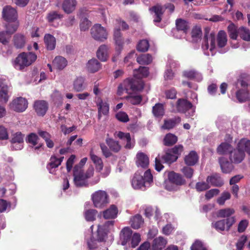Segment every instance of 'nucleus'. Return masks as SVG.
Wrapping results in <instances>:
<instances>
[{"label": "nucleus", "instance_id": "680f3d73", "mask_svg": "<svg viewBox=\"0 0 250 250\" xmlns=\"http://www.w3.org/2000/svg\"><path fill=\"white\" fill-rule=\"evenodd\" d=\"M210 188L209 183L207 181L199 182L195 185V189L198 192H202Z\"/></svg>", "mask_w": 250, "mask_h": 250}, {"label": "nucleus", "instance_id": "393cba45", "mask_svg": "<svg viewBox=\"0 0 250 250\" xmlns=\"http://www.w3.org/2000/svg\"><path fill=\"white\" fill-rule=\"evenodd\" d=\"M167 243V240L162 236L155 238L152 244V250H162L165 247Z\"/></svg>", "mask_w": 250, "mask_h": 250}, {"label": "nucleus", "instance_id": "09e8293b", "mask_svg": "<svg viewBox=\"0 0 250 250\" xmlns=\"http://www.w3.org/2000/svg\"><path fill=\"white\" fill-rule=\"evenodd\" d=\"M238 33V35L243 40L250 41V30L248 28L244 26L240 27Z\"/></svg>", "mask_w": 250, "mask_h": 250}, {"label": "nucleus", "instance_id": "3c124183", "mask_svg": "<svg viewBox=\"0 0 250 250\" xmlns=\"http://www.w3.org/2000/svg\"><path fill=\"white\" fill-rule=\"evenodd\" d=\"M145 214L146 217L149 218L155 215V217L157 218L160 215V211L157 207H147L145 209Z\"/></svg>", "mask_w": 250, "mask_h": 250}, {"label": "nucleus", "instance_id": "39448f33", "mask_svg": "<svg viewBox=\"0 0 250 250\" xmlns=\"http://www.w3.org/2000/svg\"><path fill=\"white\" fill-rule=\"evenodd\" d=\"M90 33L92 38L100 42H104L107 38V33L105 29L100 24H95L91 29Z\"/></svg>", "mask_w": 250, "mask_h": 250}, {"label": "nucleus", "instance_id": "f8f14e48", "mask_svg": "<svg viewBox=\"0 0 250 250\" xmlns=\"http://www.w3.org/2000/svg\"><path fill=\"white\" fill-rule=\"evenodd\" d=\"M34 109L38 116H43L48 109V103L44 100H37L34 102Z\"/></svg>", "mask_w": 250, "mask_h": 250}, {"label": "nucleus", "instance_id": "bf43d9fd", "mask_svg": "<svg viewBox=\"0 0 250 250\" xmlns=\"http://www.w3.org/2000/svg\"><path fill=\"white\" fill-rule=\"evenodd\" d=\"M107 232H108L106 230L99 225L97 229V239L98 242L105 241L107 235Z\"/></svg>", "mask_w": 250, "mask_h": 250}, {"label": "nucleus", "instance_id": "a211bd4d", "mask_svg": "<svg viewBox=\"0 0 250 250\" xmlns=\"http://www.w3.org/2000/svg\"><path fill=\"white\" fill-rule=\"evenodd\" d=\"M206 181L213 187H221L224 184V181L220 174L217 173H215L210 176H208Z\"/></svg>", "mask_w": 250, "mask_h": 250}, {"label": "nucleus", "instance_id": "412c9836", "mask_svg": "<svg viewBox=\"0 0 250 250\" xmlns=\"http://www.w3.org/2000/svg\"><path fill=\"white\" fill-rule=\"evenodd\" d=\"M164 154L160 155L163 163L170 165L177 160V157L175 156L169 148L164 150Z\"/></svg>", "mask_w": 250, "mask_h": 250}, {"label": "nucleus", "instance_id": "603ef678", "mask_svg": "<svg viewBox=\"0 0 250 250\" xmlns=\"http://www.w3.org/2000/svg\"><path fill=\"white\" fill-rule=\"evenodd\" d=\"M238 147L250 155V140L243 138L238 143Z\"/></svg>", "mask_w": 250, "mask_h": 250}, {"label": "nucleus", "instance_id": "052dcab7", "mask_svg": "<svg viewBox=\"0 0 250 250\" xmlns=\"http://www.w3.org/2000/svg\"><path fill=\"white\" fill-rule=\"evenodd\" d=\"M173 154L177 157V159L184 151V148L182 145H175L174 147L169 148Z\"/></svg>", "mask_w": 250, "mask_h": 250}, {"label": "nucleus", "instance_id": "ea45409f", "mask_svg": "<svg viewBox=\"0 0 250 250\" xmlns=\"http://www.w3.org/2000/svg\"><path fill=\"white\" fill-rule=\"evenodd\" d=\"M130 225L134 229H138L144 224V219L140 214H136L130 219Z\"/></svg>", "mask_w": 250, "mask_h": 250}, {"label": "nucleus", "instance_id": "4be33fe9", "mask_svg": "<svg viewBox=\"0 0 250 250\" xmlns=\"http://www.w3.org/2000/svg\"><path fill=\"white\" fill-rule=\"evenodd\" d=\"M77 4L76 0H64L62 3V9L65 13L69 14L75 10Z\"/></svg>", "mask_w": 250, "mask_h": 250}, {"label": "nucleus", "instance_id": "dca6fc26", "mask_svg": "<svg viewBox=\"0 0 250 250\" xmlns=\"http://www.w3.org/2000/svg\"><path fill=\"white\" fill-rule=\"evenodd\" d=\"M192 107V104L185 99H179L176 103V108L179 112L186 113Z\"/></svg>", "mask_w": 250, "mask_h": 250}, {"label": "nucleus", "instance_id": "5701e85b", "mask_svg": "<svg viewBox=\"0 0 250 250\" xmlns=\"http://www.w3.org/2000/svg\"><path fill=\"white\" fill-rule=\"evenodd\" d=\"M136 165L138 167L147 168L149 165V158L143 152H138L136 155Z\"/></svg>", "mask_w": 250, "mask_h": 250}, {"label": "nucleus", "instance_id": "338daca9", "mask_svg": "<svg viewBox=\"0 0 250 250\" xmlns=\"http://www.w3.org/2000/svg\"><path fill=\"white\" fill-rule=\"evenodd\" d=\"M62 18V15L59 14L57 11H51L47 16V20L49 22H52L56 20L61 19Z\"/></svg>", "mask_w": 250, "mask_h": 250}, {"label": "nucleus", "instance_id": "f704fd0d", "mask_svg": "<svg viewBox=\"0 0 250 250\" xmlns=\"http://www.w3.org/2000/svg\"><path fill=\"white\" fill-rule=\"evenodd\" d=\"M178 141V137L174 134L170 133L167 134L163 140L164 146H171L174 145Z\"/></svg>", "mask_w": 250, "mask_h": 250}, {"label": "nucleus", "instance_id": "8fccbe9b", "mask_svg": "<svg viewBox=\"0 0 250 250\" xmlns=\"http://www.w3.org/2000/svg\"><path fill=\"white\" fill-rule=\"evenodd\" d=\"M84 79L82 77H77L73 82L74 89L77 92L83 91L84 88Z\"/></svg>", "mask_w": 250, "mask_h": 250}, {"label": "nucleus", "instance_id": "9d476101", "mask_svg": "<svg viewBox=\"0 0 250 250\" xmlns=\"http://www.w3.org/2000/svg\"><path fill=\"white\" fill-rule=\"evenodd\" d=\"M27 101L22 97H19L13 100L10 104L11 109L18 112L24 111L27 108Z\"/></svg>", "mask_w": 250, "mask_h": 250}, {"label": "nucleus", "instance_id": "f03ea898", "mask_svg": "<svg viewBox=\"0 0 250 250\" xmlns=\"http://www.w3.org/2000/svg\"><path fill=\"white\" fill-rule=\"evenodd\" d=\"M168 182L166 183L165 188L169 191H175L179 189V187L186 184V181L180 173L174 171L168 172Z\"/></svg>", "mask_w": 250, "mask_h": 250}, {"label": "nucleus", "instance_id": "c03bdc74", "mask_svg": "<svg viewBox=\"0 0 250 250\" xmlns=\"http://www.w3.org/2000/svg\"><path fill=\"white\" fill-rule=\"evenodd\" d=\"M53 64L57 69L59 70L63 69L67 64V60L63 57H56L53 61Z\"/></svg>", "mask_w": 250, "mask_h": 250}, {"label": "nucleus", "instance_id": "2eb2a0df", "mask_svg": "<svg viewBox=\"0 0 250 250\" xmlns=\"http://www.w3.org/2000/svg\"><path fill=\"white\" fill-rule=\"evenodd\" d=\"M9 87L6 83L5 80L0 79V102L6 103L9 98Z\"/></svg>", "mask_w": 250, "mask_h": 250}, {"label": "nucleus", "instance_id": "37998d69", "mask_svg": "<svg viewBox=\"0 0 250 250\" xmlns=\"http://www.w3.org/2000/svg\"><path fill=\"white\" fill-rule=\"evenodd\" d=\"M117 136L121 139H125L126 144L125 146L126 149H131L134 147V144L131 142V139L129 133H124L119 131L118 133Z\"/></svg>", "mask_w": 250, "mask_h": 250}, {"label": "nucleus", "instance_id": "0eeeda50", "mask_svg": "<svg viewBox=\"0 0 250 250\" xmlns=\"http://www.w3.org/2000/svg\"><path fill=\"white\" fill-rule=\"evenodd\" d=\"M79 167L75 166L73 169L74 183L78 188L87 187L89 186L88 180L84 177L83 171L78 170Z\"/></svg>", "mask_w": 250, "mask_h": 250}, {"label": "nucleus", "instance_id": "79ce46f5", "mask_svg": "<svg viewBox=\"0 0 250 250\" xmlns=\"http://www.w3.org/2000/svg\"><path fill=\"white\" fill-rule=\"evenodd\" d=\"M149 74V68L146 66H140L138 69L134 70V76L140 79L147 77Z\"/></svg>", "mask_w": 250, "mask_h": 250}, {"label": "nucleus", "instance_id": "473e14b6", "mask_svg": "<svg viewBox=\"0 0 250 250\" xmlns=\"http://www.w3.org/2000/svg\"><path fill=\"white\" fill-rule=\"evenodd\" d=\"M217 46L219 48H222L225 47L228 42L227 35L224 30H220L218 32L217 38Z\"/></svg>", "mask_w": 250, "mask_h": 250}, {"label": "nucleus", "instance_id": "b1692460", "mask_svg": "<svg viewBox=\"0 0 250 250\" xmlns=\"http://www.w3.org/2000/svg\"><path fill=\"white\" fill-rule=\"evenodd\" d=\"M101 63L96 59L89 60L86 63V69L88 72L94 73L101 68Z\"/></svg>", "mask_w": 250, "mask_h": 250}, {"label": "nucleus", "instance_id": "0e129e2a", "mask_svg": "<svg viewBox=\"0 0 250 250\" xmlns=\"http://www.w3.org/2000/svg\"><path fill=\"white\" fill-rule=\"evenodd\" d=\"M231 195L228 191L223 192L221 196L219 197L217 200V203L220 205H224L225 201L230 198Z\"/></svg>", "mask_w": 250, "mask_h": 250}, {"label": "nucleus", "instance_id": "9b49d317", "mask_svg": "<svg viewBox=\"0 0 250 250\" xmlns=\"http://www.w3.org/2000/svg\"><path fill=\"white\" fill-rule=\"evenodd\" d=\"M245 157V151L238 147V145L236 148L230 152L229 159L233 163L239 164L243 161Z\"/></svg>", "mask_w": 250, "mask_h": 250}, {"label": "nucleus", "instance_id": "a878e982", "mask_svg": "<svg viewBox=\"0 0 250 250\" xmlns=\"http://www.w3.org/2000/svg\"><path fill=\"white\" fill-rule=\"evenodd\" d=\"M176 29L179 31L187 34L189 29L190 26L188 21L182 19H177L176 20Z\"/></svg>", "mask_w": 250, "mask_h": 250}, {"label": "nucleus", "instance_id": "2f4dec72", "mask_svg": "<svg viewBox=\"0 0 250 250\" xmlns=\"http://www.w3.org/2000/svg\"><path fill=\"white\" fill-rule=\"evenodd\" d=\"M236 97L239 103H244L250 100V93L246 89H239L236 92Z\"/></svg>", "mask_w": 250, "mask_h": 250}, {"label": "nucleus", "instance_id": "423d86ee", "mask_svg": "<svg viewBox=\"0 0 250 250\" xmlns=\"http://www.w3.org/2000/svg\"><path fill=\"white\" fill-rule=\"evenodd\" d=\"M24 134L18 131L11 135L10 142L13 150H20L22 149L24 145Z\"/></svg>", "mask_w": 250, "mask_h": 250}, {"label": "nucleus", "instance_id": "774afa93", "mask_svg": "<svg viewBox=\"0 0 250 250\" xmlns=\"http://www.w3.org/2000/svg\"><path fill=\"white\" fill-rule=\"evenodd\" d=\"M248 240L247 236L245 235H242L238 240L236 244L237 250H243L245 244Z\"/></svg>", "mask_w": 250, "mask_h": 250}, {"label": "nucleus", "instance_id": "6e6552de", "mask_svg": "<svg viewBox=\"0 0 250 250\" xmlns=\"http://www.w3.org/2000/svg\"><path fill=\"white\" fill-rule=\"evenodd\" d=\"M2 17L7 22H14L18 18L16 9L10 5H6L3 8Z\"/></svg>", "mask_w": 250, "mask_h": 250}, {"label": "nucleus", "instance_id": "4c0bfd02", "mask_svg": "<svg viewBox=\"0 0 250 250\" xmlns=\"http://www.w3.org/2000/svg\"><path fill=\"white\" fill-rule=\"evenodd\" d=\"M98 109V118L100 119L102 117V114L104 115H107L109 112V106L107 102H103L101 99L100 102L97 104Z\"/></svg>", "mask_w": 250, "mask_h": 250}, {"label": "nucleus", "instance_id": "e433bc0d", "mask_svg": "<svg viewBox=\"0 0 250 250\" xmlns=\"http://www.w3.org/2000/svg\"><path fill=\"white\" fill-rule=\"evenodd\" d=\"M180 121L181 118L179 117H175L173 119L165 120L164 121V124L162 126V128L167 130L171 129L175 127L176 124L180 123Z\"/></svg>", "mask_w": 250, "mask_h": 250}, {"label": "nucleus", "instance_id": "e2e57ef3", "mask_svg": "<svg viewBox=\"0 0 250 250\" xmlns=\"http://www.w3.org/2000/svg\"><path fill=\"white\" fill-rule=\"evenodd\" d=\"M190 166H185L181 169V172L188 179H191L193 175L194 169Z\"/></svg>", "mask_w": 250, "mask_h": 250}, {"label": "nucleus", "instance_id": "bb28decb", "mask_svg": "<svg viewBox=\"0 0 250 250\" xmlns=\"http://www.w3.org/2000/svg\"><path fill=\"white\" fill-rule=\"evenodd\" d=\"M44 42L47 50H53L56 44V38L50 34H46L44 37Z\"/></svg>", "mask_w": 250, "mask_h": 250}, {"label": "nucleus", "instance_id": "864d4df0", "mask_svg": "<svg viewBox=\"0 0 250 250\" xmlns=\"http://www.w3.org/2000/svg\"><path fill=\"white\" fill-rule=\"evenodd\" d=\"M113 37L116 44L120 47H122L124 41L120 29H115L114 30Z\"/></svg>", "mask_w": 250, "mask_h": 250}, {"label": "nucleus", "instance_id": "4468645a", "mask_svg": "<svg viewBox=\"0 0 250 250\" xmlns=\"http://www.w3.org/2000/svg\"><path fill=\"white\" fill-rule=\"evenodd\" d=\"M144 180L143 176L137 173H135L131 180V185L133 188L145 190L146 186Z\"/></svg>", "mask_w": 250, "mask_h": 250}, {"label": "nucleus", "instance_id": "4d7b16f0", "mask_svg": "<svg viewBox=\"0 0 250 250\" xmlns=\"http://www.w3.org/2000/svg\"><path fill=\"white\" fill-rule=\"evenodd\" d=\"M39 138L35 133H31L29 134L26 138V142L27 143L31 144L33 146L37 145Z\"/></svg>", "mask_w": 250, "mask_h": 250}, {"label": "nucleus", "instance_id": "f257e3e1", "mask_svg": "<svg viewBox=\"0 0 250 250\" xmlns=\"http://www.w3.org/2000/svg\"><path fill=\"white\" fill-rule=\"evenodd\" d=\"M37 59V56L32 52L20 53L13 62V65L17 70L23 71L31 65Z\"/></svg>", "mask_w": 250, "mask_h": 250}, {"label": "nucleus", "instance_id": "58836bf2", "mask_svg": "<svg viewBox=\"0 0 250 250\" xmlns=\"http://www.w3.org/2000/svg\"><path fill=\"white\" fill-rule=\"evenodd\" d=\"M90 157L92 161L95 165L96 170L99 172H100L103 169L104 167L102 159L100 157L94 154L92 150L90 152Z\"/></svg>", "mask_w": 250, "mask_h": 250}, {"label": "nucleus", "instance_id": "20e7f679", "mask_svg": "<svg viewBox=\"0 0 250 250\" xmlns=\"http://www.w3.org/2000/svg\"><path fill=\"white\" fill-rule=\"evenodd\" d=\"M235 222V217L232 216L214 222L212 223V226L218 231L221 232L225 230L228 231Z\"/></svg>", "mask_w": 250, "mask_h": 250}, {"label": "nucleus", "instance_id": "cd10ccee", "mask_svg": "<svg viewBox=\"0 0 250 250\" xmlns=\"http://www.w3.org/2000/svg\"><path fill=\"white\" fill-rule=\"evenodd\" d=\"M118 212V210L117 207L112 205L109 208L103 211V217L105 219H113L117 217Z\"/></svg>", "mask_w": 250, "mask_h": 250}, {"label": "nucleus", "instance_id": "c9c22d12", "mask_svg": "<svg viewBox=\"0 0 250 250\" xmlns=\"http://www.w3.org/2000/svg\"><path fill=\"white\" fill-rule=\"evenodd\" d=\"M105 142L110 150L114 153H118L121 149V146L119 142L112 138H107Z\"/></svg>", "mask_w": 250, "mask_h": 250}, {"label": "nucleus", "instance_id": "f3484780", "mask_svg": "<svg viewBox=\"0 0 250 250\" xmlns=\"http://www.w3.org/2000/svg\"><path fill=\"white\" fill-rule=\"evenodd\" d=\"M185 164L188 166H195L199 161V156L195 151L191 150L184 158Z\"/></svg>", "mask_w": 250, "mask_h": 250}, {"label": "nucleus", "instance_id": "6ab92c4d", "mask_svg": "<svg viewBox=\"0 0 250 250\" xmlns=\"http://www.w3.org/2000/svg\"><path fill=\"white\" fill-rule=\"evenodd\" d=\"M132 234V230L128 227H125L122 229L120 234V241L123 246H125L130 240Z\"/></svg>", "mask_w": 250, "mask_h": 250}, {"label": "nucleus", "instance_id": "1a4fd4ad", "mask_svg": "<svg viewBox=\"0 0 250 250\" xmlns=\"http://www.w3.org/2000/svg\"><path fill=\"white\" fill-rule=\"evenodd\" d=\"M124 85L125 87V91L129 93V91H137L142 90L144 86L139 81L133 78H127L124 81Z\"/></svg>", "mask_w": 250, "mask_h": 250}, {"label": "nucleus", "instance_id": "6e6d98bb", "mask_svg": "<svg viewBox=\"0 0 250 250\" xmlns=\"http://www.w3.org/2000/svg\"><path fill=\"white\" fill-rule=\"evenodd\" d=\"M202 35L201 27L199 25L194 26L191 31V37L193 40L200 39Z\"/></svg>", "mask_w": 250, "mask_h": 250}, {"label": "nucleus", "instance_id": "5fc2aeb1", "mask_svg": "<svg viewBox=\"0 0 250 250\" xmlns=\"http://www.w3.org/2000/svg\"><path fill=\"white\" fill-rule=\"evenodd\" d=\"M149 47L148 41L146 40H141L138 43L137 49L138 51L145 52L148 50Z\"/></svg>", "mask_w": 250, "mask_h": 250}, {"label": "nucleus", "instance_id": "49530a36", "mask_svg": "<svg viewBox=\"0 0 250 250\" xmlns=\"http://www.w3.org/2000/svg\"><path fill=\"white\" fill-rule=\"evenodd\" d=\"M235 213V210L232 208H225L219 210L217 213V216L220 218H230L231 215Z\"/></svg>", "mask_w": 250, "mask_h": 250}, {"label": "nucleus", "instance_id": "c85d7f7f", "mask_svg": "<svg viewBox=\"0 0 250 250\" xmlns=\"http://www.w3.org/2000/svg\"><path fill=\"white\" fill-rule=\"evenodd\" d=\"M149 11L153 12L155 14V18L153 20L155 22H160L162 20V17L164 14L163 7L161 5L157 4L149 8Z\"/></svg>", "mask_w": 250, "mask_h": 250}, {"label": "nucleus", "instance_id": "a18cd8bd", "mask_svg": "<svg viewBox=\"0 0 250 250\" xmlns=\"http://www.w3.org/2000/svg\"><path fill=\"white\" fill-rule=\"evenodd\" d=\"M232 146L229 143H222L217 148L216 151L219 155H225L231 151Z\"/></svg>", "mask_w": 250, "mask_h": 250}, {"label": "nucleus", "instance_id": "de8ad7c7", "mask_svg": "<svg viewBox=\"0 0 250 250\" xmlns=\"http://www.w3.org/2000/svg\"><path fill=\"white\" fill-rule=\"evenodd\" d=\"M138 63L142 65H148L152 61V58L149 54H142L137 58Z\"/></svg>", "mask_w": 250, "mask_h": 250}, {"label": "nucleus", "instance_id": "69168bd1", "mask_svg": "<svg viewBox=\"0 0 250 250\" xmlns=\"http://www.w3.org/2000/svg\"><path fill=\"white\" fill-rule=\"evenodd\" d=\"M127 101L132 104H139L142 101V97L141 95H132L126 97Z\"/></svg>", "mask_w": 250, "mask_h": 250}, {"label": "nucleus", "instance_id": "c756f323", "mask_svg": "<svg viewBox=\"0 0 250 250\" xmlns=\"http://www.w3.org/2000/svg\"><path fill=\"white\" fill-rule=\"evenodd\" d=\"M152 113L155 118H162L165 113L164 104L161 103L156 104L152 107Z\"/></svg>", "mask_w": 250, "mask_h": 250}, {"label": "nucleus", "instance_id": "a19ab883", "mask_svg": "<svg viewBox=\"0 0 250 250\" xmlns=\"http://www.w3.org/2000/svg\"><path fill=\"white\" fill-rule=\"evenodd\" d=\"M107 46L103 44L99 47L97 51V58L102 62H105L107 59Z\"/></svg>", "mask_w": 250, "mask_h": 250}, {"label": "nucleus", "instance_id": "13d9d810", "mask_svg": "<svg viewBox=\"0 0 250 250\" xmlns=\"http://www.w3.org/2000/svg\"><path fill=\"white\" fill-rule=\"evenodd\" d=\"M97 211L95 209H90L86 210L84 212V217L87 221H93L96 219Z\"/></svg>", "mask_w": 250, "mask_h": 250}, {"label": "nucleus", "instance_id": "aec40b11", "mask_svg": "<svg viewBox=\"0 0 250 250\" xmlns=\"http://www.w3.org/2000/svg\"><path fill=\"white\" fill-rule=\"evenodd\" d=\"M13 43L17 49H22L25 45L26 42V37L21 33L16 34L13 38Z\"/></svg>", "mask_w": 250, "mask_h": 250}, {"label": "nucleus", "instance_id": "72a5a7b5", "mask_svg": "<svg viewBox=\"0 0 250 250\" xmlns=\"http://www.w3.org/2000/svg\"><path fill=\"white\" fill-rule=\"evenodd\" d=\"M227 31L229 37L233 40L237 39L239 34V28L232 22L230 21V24L227 27Z\"/></svg>", "mask_w": 250, "mask_h": 250}, {"label": "nucleus", "instance_id": "7c9ffc66", "mask_svg": "<svg viewBox=\"0 0 250 250\" xmlns=\"http://www.w3.org/2000/svg\"><path fill=\"white\" fill-rule=\"evenodd\" d=\"M60 165H61L60 161H59L56 156L53 155L50 158L49 163L47 165V168L50 173L55 174V169Z\"/></svg>", "mask_w": 250, "mask_h": 250}, {"label": "nucleus", "instance_id": "ddd939ff", "mask_svg": "<svg viewBox=\"0 0 250 250\" xmlns=\"http://www.w3.org/2000/svg\"><path fill=\"white\" fill-rule=\"evenodd\" d=\"M218 163L221 171L224 173H229L234 168V166L232 164L233 162H231L230 161H229L226 157H219L218 158Z\"/></svg>", "mask_w": 250, "mask_h": 250}, {"label": "nucleus", "instance_id": "7ed1b4c3", "mask_svg": "<svg viewBox=\"0 0 250 250\" xmlns=\"http://www.w3.org/2000/svg\"><path fill=\"white\" fill-rule=\"evenodd\" d=\"M91 199L94 207L99 208H104L109 203V195L102 190L94 192L91 195Z\"/></svg>", "mask_w": 250, "mask_h": 250}]
</instances>
